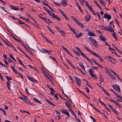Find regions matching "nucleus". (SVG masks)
<instances>
[{"mask_svg":"<svg viewBox=\"0 0 122 122\" xmlns=\"http://www.w3.org/2000/svg\"><path fill=\"white\" fill-rule=\"evenodd\" d=\"M85 3L86 6L87 7V6H89V5H90L89 4L88 2L87 1H86L85 2Z\"/></svg>","mask_w":122,"mask_h":122,"instance_id":"nucleus-64","label":"nucleus"},{"mask_svg":"<svg viewBox=\"0 0 122 122\" xmlns=\"http://www.w3.org/2000/svg\"><path fill=\"white\" fill-rule=\"evenodd\" d=\"M106 58L108 59L109 60V61H110L112 63V64H116V63H114V62H112V57L110 56H107L106 57Z\"/></svg>","mask_w":122,"mask_h":122,"instance_id":"nucleus-15","label":"nucleus"},{"mask_svg":"<svg viewBox=\"0 0 122 122\" xmlns=\"http://www.w3.org/2000/svg\"><path fill=\"white\" fill-rule=\"evenodd\" d=\"M99 0V1L100 2V3L102 5H104V2L102 0Z\"/></svg>","mask_w":122,"mask_h":122,"instance_id":"nucleus-60","label":"nucleus"},{"mask_svg":"<svg viewBox=\"0 0 122 122\" xmlns=\"http://www.w3.org/2000/svg\"><path fill=\"white\" fill-rule=\"evenodd\" d=\"M0 79L1 80H2V81H4V80L3 78V77L1 75V74L0 73Z\"/></svg>","mask_w":122,"mask_h":122,"instance_id":"nucleus-61","label":"nucleus"},{"mask_svg":"<svg viewBox=\"0 0 122 122\" xmlns=\"http://www.w3.org/2000/svg\"><path fill=\"white\" fill-rule=\"evenodd\" d=\"M54 97L56 98L57 100H58V97L57 95L56 94H55L54 95Z\"/></svg>","mask_w":122,"mask_h":122,"instance_id":"nucleus-56","label":"nucleus"},{"mask_svg":"<svg viewBox=\"0 0 122 122\" xmlns=\"http://www.w3.org/2000/svg\"><path fill=\"white\" fill-rule=\"evenodd\" d=\"M59 32L61 34V35H62L63 36H65L66 34V33L64 31L61 30L59 31Z\"/></svg>","mask_w":122,"mask_h":122,"instance_id":"nucleus-30","label":"nucleus"},{"mask_svg":"<svg viewBox=\"0 0 122 122\" xmlns=\"http://www.w3.org/2000/svg\"><path fill=\"white\" fill-rule=\"evenodd\" d=\"M92 44L95 47H98L97 43L95 40L92 43Z\"/></svg>","mask_w":122,"mask_h":122,"instance_id":"nucleus-21","label":"nucleus"},{"mask_svg":"<svg viewBox=\"0 0 122 122\" xmlns=\"http://www.w3.org/2000/svg\"><path fill=\"white\" fill-rule=\"evenodd\" d=\"M74 20L75 21V22H76L77 24L78 23H79V21H78L76 18H75L74 19Z\"/></svg>","mask_w":122,"mask_h":122,"instance_id":"nucleus-53","label":"nucleus"},{"mask_svg":"<svg viewBox=\"0 0 122 122\" xmlns=\"http://www.w3.org/2000/svg\"><path fill=\"white\" fill-rule=\"evenodd\" d=\"M84 47L85 49H86L88 52L90 53L92 55H93V54L95 52H94L92 51L90 49L88 48L86 46H84Z\"/></svg>","mask_w":122,"mask_h":122,"instance_id":"nucleus-9","label":"nucleus"},{"mask_svg":"<svg viewBox=\"0 0 122 122\" xmlns=\"http://www.w3.org/2000/svg\"><path fill=\"white\" fill-rule=\"evenodd\" d=\"M77 24L79 25L82 28L84 27L83 24L82 23H81L80 22H79V23H78Z\"/></svg>","mask_w":122,"mask_h":122,"instance_id":"nucleus-35","label":"nucleus"},{"mask_svg":"<svg viewBox=\"0 0 122 122\" xmlns=\"http://www.w3.org/2000/svg\"><path fill=\"white\" fill-rule=\"evenodd\" d=\"M75 35H76V36L77 38H79L81 36H82V34L80 32L79 33H78V34H76V33L75 34Z\"/></svg>","mask_w":122,"mask_h":122,"instance_id":"nucleus-19","label":"nucleus"},{"mask_svg":"<svg viewBox=\"0 0 122 122\" xmlns=\"http://www.w3.org/2000/svg\"><path fill=\"white\" fill-rule=\"evenodd\" d=\"M76 4H77V6L78 7L79 9L80 10L81 12H82V10H81V7H80V6L78 4V3H77V2H76Z\"/></svg>","mask_w":122,"mask_h":122,"instance_id":"nucleus-45","label":"nucleus"},{"mask_svg":"<svg viewBox=\"0 0 122 122\" xmlns=\"http://www.w3.org/2000/svg\"><path fill=\"white\" fill-rule=\"evenodd\" d=\"M28 98H25V99H24L23 100L24 102L27 103L28 102H27L28 101Z\"/></svg>","mask_w":122,"mask_h":122,"instance_id":"nucleus-51","label":"nucleus"},{"mask_svg":"<svg viewBox=\"0 0 122 122\" xmlns=\"http://www.w3.org/2000/svg\"><path fill=\"white\" fill-rule=\"evenodd\" d=\"M75 48L77 49L78 50V51L80 52L81 56L84 58L86 56L82 53L81 50L79 49V48L77 47H76Z\"/></svg>","mask_w":122,"mask_h":122,"instance_id":"nucleus-12","label":"nucleus"},{"mask_svg":"<svg viewBox=\"0 0 122 122\" xmlns=\"http://www.w3.org/2000/svg\"><path fill=\"white\" fill-rule=\"evenodd\" d=\"M75 79L76 80V81L77 83V85L79 86H81V79L77 76L75 77Z\"/></svg>","mask_w":122,"mask_h":122,"instance_id":"nucleus-2","label":"nucleus"},{"mask_svg":"<svg viewBox=\"0 0 122 122\" xmlns=\"http://www.w3.org/2000/svg\"><path fill=\"white\" fill-rule=\"evenodd\" d=\"M62 48L66 51L67 53H69V52L68 51V50L65 47L63 46H62Z\"/></svg>","mask_w":122,"mask_h":122,"instance_id":"nucleus-37","label":"nucleus"},{"mask_svg":"<svg viewBox=\"0 0 122 122\" xmlns=\"http://www.w3.org/2000/svg\"><path fill=\"white\" fill-rule=\"evenodd\" d=\"M105 98L107 100H108L114 103L116 105L117 107H119L120 108H121V106L119 104H118V103L115 100H112L111 99H109L107 97H105Z\"/></svg>","mask_w":122,"mask_h":122,"instance_id":"nucleus-3","label":"nucleus"},{"mask_svg":"<svg viewBox=\"0 0 122 122\" xmlns=\"http://www.w3.org/2000/svg\"><path fill=\"white\" fill-rule=\"evenodd\" d=\"M28 78L30 80L33 82L36 83L37 82V81L36 80L30 76H28Z\"/></svg>","mask_w":122,"mask_h":122,"instance_id":"nucleus-14","label":"nucleus"},{"mask_svg":"<svg viewBox=\"0 0 122 122\" xmlns=\"http://www.w3.org/2000/svg\"><path fill=\"white\" fill-rule=\"evenodd\" d=\"M84 58H86V59L92 65H93L92 62L89 59L88 57L86 56H85Z\"/></svg>","mask_w":122,"mask_h":122,"instance_id":"nucleus-31","label":"nucleus"},{"mask_svg":"<svg viewBox=\"0 0 122 122\" xmlns=\"http://www.w3.org/2000/svg\"><path fill=\"white\" fill-rule=\"evenodd\" d=\"M66 0H62L61 1V4L63 7L66 6L67 5V2Z\"/></svg>","mask_w":122,"mask_h":122,"instance_id":"nucleus-10","label":"nucleus"},{"mask_svg":"<svg viewBox=\"0 0 122 122\" xmlns=\"http://www.w3.org/2000/svg\"><path fill=\"white\" fill-rule=\"evenodd\" d=\"M109 31H110V32H112V33H113L115 32L113 28H109L108 29V30Z\"/></svg>","mask_w":122,"mask_h":122,"instance_id":"nucleus-41","label":"nucleus"},{"mask_svg":"<svg viewBox=\"0 0 122 122\" xmlns=\"http://www.w3.org/2000/svg\"><path fill=\"white\" fill-rule=\"evenodd\" d=\"M111 51L112 52L113 54L116 52V51L114 49H112Z\"/></svg>","mask_w":122,"mask_h":122,"instance_id":"nucleus-63","label":"nucleus"},{"mask_svg":"<svg viewBox=\"0 0 122 122\" xmlns=\"http://www.w3.org/2000/svg\"><path fill=\"white\" fill-rule=\"evenodd\" d=\"M35 23L34 24V25L37 27L38 28L39 27V25L37 23V22Z\"/></svg>","mask_w":122,"mask_h":122,"instance_id":"nucleus-58","label":"nucleus"},{"mask_svg":"<svg viewBox=\"0 0 122 122\" xmlns=\"http://www.w3.org/2000/svg\"><path fill=\"white\" fill-rule=\"evenodd\" d=\"M91 17V16L89 15H87L85 17V19L86 21L89 22L90 20Z\"/></svg>","mask_w":122,"mask_h":122,"instance_id":"nucleus-17","label":"nucleus"},{"mask_svg":"<svg viewBox=\"0 0 122 122\" xmlns=\"http://www.w3.org/2000/svg\"><path fill=\"white\" fill-rule=\"evenodd\" d=\"M105 68L106 73L108 75H111V73L110 71V69L107 67H105Z\"/></svg>","mask_w":122,"mask_h":122,"instance_id":"nucleus-13","label":"nucleus"},{"mask_svg":"<svg viewBox=\"0 0 122 122\" xmlns=\"http://www.w3.org/2000/svg\"><path fill=\"white\" fill-rule=\"evenodd\" d=\"M87 7L90 11H91V10H92V7L90 5H89V6H88Z\"/></svg>","mask_w":122,"mask_h":122,"instance_id":"nucleus-49","label":"nucleus"},{"mask_svg":"<svg viewBox=\"0 0 122 122\" xmlns=\"http://www.w3.org/2000/svg\"><path fill=\"white\" fill-rule=\"evenodd\" d=\"M89 72L91 75V76L93 78L97 79L96 75L95 74H93V72H92L91 71H89Z\"/></svg>","mask_w":122,"mask_h":122,"instance_id":"nucleus-11","label":"nucleus"},{"mask_svg":"<svg viewBox=\"0 0 122 122\" xmlns=\"http://www.w3.org/2000/svg\"><path fill=\"white\" fill-rule=\"evenodd\" d=\"M42 49L43 50V51H44V53H48V52L49 51H48L47 50L45 49ZM42 52L43 53V52Z\"/></svg>","mask_w":122,"mask_h":122,"instance_id":"nucleus-39","label":"nucleus"},{"mask_svg":"<svg viewBox=\"0 0 122 122\" xmlns=\"http://www.w3.org/2000/svg\"><path fill=\"white\" fill-rule=\"evenodd\" d=\"M7 87L10 90H11V89L10 88L11 85L10 84H7Z\"/></svg>","mask_w":122,"mask_h":122,"instance_id":"nucleus-42","label":"nucleus"},{"mask_svg":"<svg viewBox=\"0 0 122 122\" xmlns=\"http://www.w3.org/2000/svg\"><path fill=\"white\" fill-rule=\"evenodd\" d=\"M112 35L113 37L115 39V40L117 41H118V40L117 38V37L115 32H114L113 33V34H112Z\"/></svg>","mask_w":122,"mask_h":122,"instance_id":"nucleus-22","label":"nucleus"},{"mask_svg":"<svg viewBox=\"0 0 122 122\" xmlns=\"http://www.w3.org/2000/svg\"><path fill=\"white\" fill-rule=\"evenodd\" d=\"M55 27L56 29L59 31L61 30L60 28L57 26H56Z\"/></svg>","mask_w":122,"mask_h":122,"instance_id":"nucleus-50","label":"nucleus"},{"mask_svg":"<svg viewBox=\"0 0 122 122\" xmlns=\"http://www.w3.org/2000/svg\"><path fill=\"white\" fill-rule=\"evenodd\" d=\"M0 110L2 111L5 115H6V112L3 109L0 107Z\"/></svg>","mask_w":122,"mask_h":122,"instance_id":"nucleus-38","label":"nucleus"},{"mask_svg":"<svg viewBox=\"0 0 122 122\" xmlns=\"http://www.w3.org/2000/svg\"><path fill=\"white\" fill-rule=\"evenodd\" d=\"M93 55L99 58L100 59V61L101 62H103V61H104V60L98 54H97L95 52L93 54Z\"/></svg>","mask_w":122,"mask_h":122,"instance_id":"nucleus-8","label":"nucleus"},{"mask_svg":"<svg viewBox=\"0 0 122 122\" xmlns=\"http://www.w3.org/2000/svg\"><path fill=\"white\" fill-rule=\"evenodd\" d=\"M12 37L15 40L19 42H21V41L20 39H17L12 34Z\"/></svg>","mask_w":122,"mask_h":122,"instance_id":"nucleus-28","label":"nucleus"},{"mask_svg":"<svg viewBox=\"0 0 122 122\" xmlns=\"http://www.w3.org/2000/svg\"><path fill=\"white\" fill-rule=\"evenodd\" d=\"M50 58L51 59L53 60L54 61H56V63H57V61H56V59H55L53 57H52L51 56H50Z\"/></svg>","mask_w":122,"mask_h":122,"instance_id":"nucleus-44","label":"nucleus"},{"mask_svg":"<svg viewBox=\"0 0 122 122\" xmlns=\"http://www.w3.org/2000/svg\"><path fill=\"white\" fill-rule=\"evenodd\" d=\"M6 78V79L7 80V81H9V80H11L12 79V78L10 77H8L7 76H5Z\"/></svg>","mask_w":122,"mask_h":122,"instance_id":"nucleus-43","label":"nucleus"},{"mask_svg":"<svg viewBox=\"0 0 122 122\" xmlns=\"http://www.w3.org/2000/svg\"><path fill=\"white\" fill-rule=\"evenodd\" d=\"M103 17L105 19H107V21H109V20L112 19V16L111 15L108 14L107 13H105L103 15Z\"/></svg>","mask_w":122,"mask_h":122,"instance_id":"nucleus-4","label":"nucleus"},{"mask_svg":"<svg viewBox=\"0 0 122 122\" xmlns=\"http://www.w3.org/2000/svg\"><path fill=\"white\" fill-rule=\"evenodd\" d=\"M55 112L57 113V117L59 119L61 118V116L60 115V112L57 111H55Z\"/></svg>","mask_w":122,"mask_h":122,"instance_id":"nucleus-26","label":"nucleus"},{"mask_svg":"<svg viewBox=\"0 0 122 122\" xmlns=\"http://www.w3.org/2000/svg\"><path fill=\"white\" fill-rule=\"evenodd\" d=\"M94 2L98 7L101 10H102V9L100 5L96 1H95Z\"/></svg>","mask_w":122,"mask_h":122,"instance_id":"nucleus-32","label":"nucleus"},{"mask_svg":"<svg viewBox=\"0 0 122 122\" xmlns=\"http://www.w3.org/2000/svg\"><path fill=\"white\" fill-rule=\"evenodd\" d=\"M99 37L100 38L101 40L102 41H104L106 40L105 38L102 35H100Z\"/></svg>","mask_w":122,"mask_h":122,"instance_id":"nucleus-23","label":"nucleus"},{"mask_svg":"<svg viewBox=\"0 0 122 122\" xmlns=\"http://www.w3.org/2000/svg\"><path fill=\"white\" fill-rule=\"evenodd\" d=\"M49 15L51 16L52 17L54 18H55V19H57L58 20H61V19L58 16H56L54 14V13L52 14L51 12L49 10L47 12Z\"/></svg>","mask_w":122,"mask_h":122,"instance_id":"nucleus-1","label":"nucleus"},{"mask_svg":"<svg viewBox=\"0 0 122 122\" xmlns=\"http://www.w3.org/2000/svg\"><path fill=\"white\" fill-rule=\"evenodd\" d=\"M63 110H61V112L63 114H66L68 117H69L70 116L69 113L67 112V110L65 109H63Z\"/></svg>","mask_w":122,"mask_h":122,"instance_id":"nucleus-7","label":"nucleus"},{"mask_svg":"<svg viewBox=\"0 0 122 122\" xmlns=\"http://www.w3.org/2000/svg\"><path fill=\"white\" fill-rule=\"evenodd\" d=\"M112 86L115 89L117 90L118 92H120V87L117 84H114Z\"/></svg>","mask_w":122,"mask_h":122,"instance_id":"nucleus-5","label":"nucleus"},{"mask_svg":"<svg viewBox=\"0 0 122 122\" xmlns=\"http://www.w3.org/2000/svg\"><path fill=\"white\" fill-rule=\"evenodd\" d=\"M33 100L35 102H36L40 104H42V103L39 100H38L37 98H33Z\"/></svg>","mask_w":122,"mask_h":122,"instance_id":"nucleus-25","label":"nucleus"},{"mask_svg":"<svg viewBox=\"0 0 122 122\" xmlns=\"http://www.w3.org/2000/svg\"><path fill=\"white\" fill-rule=\"evenodd\" d=\"M108 106L110 108L111 110L114 113L117 115H118V114L117 112L115 109L112 106L109 104L108 105Z\"/></svg>","mask_w":122,"mask_h":122,"instance_id":"nucleus-6","label":"nucleus"},{"mask_svg":"<svg viewBox=\"0 0 122 122\" xmlns=\"http://www.w3.org/2000/svg\"><path fill=\"white\" fill-rule=\"evenodd\" d=\"M10 67L12 68V70L15 73V74H16V73H17V71L15 69L14 67V66H11L10 65Z\"/></svg>","mask_w":122,"mask_h":122,"instance_id":"nucleus-33","label":"nucleus"},{"mask_svg":"<svg viewBox=\"0 0 122 122\" xmlns=\"http://www.w3.org/2000/svg\"><path fill=\"white\" fill-rule=\"evenodd\" d=\"M99 79L100 80V84H101V83L103 82V76L101 74H99Z\"/></svg>","mask_w":122,"mask_h":122,"instance_id":"nucleus-16","label":"nucleus"},{"mask_svg":"<svg viewBox=\"0 0 122 122\" xmlns=\"http://www.w3.org/2000/svg\"><path fill=\"white\" fill-rule=\"evenodd\" d=\"M114 95L117 97H119L120 99H122V97H121L119 95H118V94H117L116 93V92H115V93H114Z\"/></svg>","mask_w":122,"mask_h":122,"instance_id":"nucleus-36","label":"nucleus"},{"mask_svg":"<svg viewBox=\"0 0 122 122\" xmlns=\"http://www.w3.org/2000/svg\"><path fill=\"white\" fill-rule=\"evenodd\" d=\"M74 53L78 56H80V54L77 51H74Z\"/></svg>","mask_w":122,"mask_h":122,"instance_id":"nucleus-47","label":"nucleus"},{"mask_svg":"<svg viewBox=\"0 0 122 122\" xmlns=\"http://www.w3.org/2000/svg\"><path fill=\"white\" fill-rule=\"evenodd\" d=\"M10 7L12 10H18L19 9V8L17 7H15L13 5H10Z\"/></svg>","mask_w":122,"mask_h":122,"instance_id":"nucleus-18","label":"nucleus"},{"mask_svg":"<svg viewBox=\"0 0 122 122\" xmlns=\"http://www.w3.org/2000/svg\"><path fill=\"white\" fill-rule=\"evenodd\" d=\"M97 69H98V68L97 67H96L95 66H93L92 67L91 69H89V71H91L92 72H93V70H94V69L97 70Z\"/></svg>","mask_w":122,"mask_h":122,"instance_id":"nucleus-29","label":"nucleus"},{"mask_svg":"<svg viewBox=\"0 0 122 122\" xmlns=\"http://www.w3.org/2000/svg\"><path fill=\"white\" fill-rule=\"evenodd\" d=\"M18 23H19V24H24L25 25L27 26V25H26L25 24V23H23V22H22L20 20H19V19H18Z\"/></svg>","mask_w":122,"mask_h":122,"instance_id":"nucleus-34","label":"nucleus"},{"mask_svg":"<svg viewBox=\"0 0 122 122\" xmlns=\"http://www.w3.org/2000/svg\"><path fill=\"white\" fill-rule=\"evenodd\" d=\"M89 38L90 40L92 42H93L94 41H95V40L92 37H90Z\"/></svg>","mask_w":122,"mask_h":122,"instance_id":"nucleus-40","label":"nucleus"},{"mask_svg":"<svg viewBox=\"0 0 122 122\" xmlns=\"http://www.w3.org/2000/svg\"><path fill=\"white\" fill-rule=\"evenodd\" d=\"M42 4L44 5H46V6H47L48 7V6H49V5L47 4L46 3H45L44 2H43V1H42Z\"/></svg>","mask_w":122,"mask_h":122,"instance_id":"nucleus-55","label":"nucleus"},{"mask_svg":"<svg viewBox=\"0 0 122 122\" xmlns=\"http://www.w3.org/2000/svg\"><path fill=\"white\" fill-rule=\"evenodd\" d=\"M43 7L45 10H46L47 12V11L49 10L48 9H47V8L45 6H43Z\"/></svg>","mask_w":122,"mask_h":122,"instance_id":"nucleus-62","label":"nucleus"},{"mask_svg":"<svg viewBox=\"0 0 122 122\" xmlns=\"http://www.w3.org/2000/svg\"><path fill=\"white\" fill-rule=\"evenodd\" d=\"M111 76V78L112 79H115V76L113 75H111H111H110Z\"/></svg>","mask_w":122,"mask_h":122,"instance_id":"nucleus-46","label":"nucleus"},{"mask_svg":"<svg viewBox=\"0 0 122 122\" xmlns=\"http://www.w3.org/2000/svg\"><path fill=\"white\" fill-rule=\"evenodd\" d=\"M70 30L71 31H72L73 32V33L75 35V34H76V33L75 32V31L74 30V29L71 28V29Z\"/></svg>","mask_w":122,"mask_h":122,"instance_id":"nucleus-57","label":"nucleus"},{"mask_svg":"<svg viewBox=\"0 0 122 122\" xmlns=\"http://www.w3.org/2000/svg\"><path fill=\"white\" fill-rule=\"evenodd\" d=\"M16 74H17L19 75H20V76L22 78V79H23L24 78L23 77V76L22 74H20V73H19L18 72H17V73H16Z\"/></svg>","mask_w":122,"mask_h":122,"instance_id":"nucleus-48","label":"nucleus"},{"mask_svg":"<svg viewBox=\"0 0 122 122\" xmlns=\"http://www.w3.org/2000/svg\"><path fill=\"white\" fill-rule=\"evenodd\" d=\"M50 90H51V92H52L54 93L55 92V91L52 88L50 87Z\"/></svg>","mask_w":122,"mask_h":122,"instance_id":"nucleus-54","label":"nucleus"},{"mask_svg":"<svg viewBox=\"0 0 122 122\" xmlns=\"http://www.w3.org/2000/svg\"><path fill=\"white\" fill-rule=\"evenodd\" d=\"M78 64L79 65V66L81 67L82 69L83 70H85V67H84L82 63L81 62L79 63H78Z\"/></svg>","mask_w":122,"mask_h":122,"instance_id":"nucleus-24","label":"nucleus"},{"mask_svg":"<svg viewBox=\"0 0 122 122\" xmlns=\"http://www.w3.org/2000/svg\"><path fill=\"white\" fill-rule=\"evenodd\" d=\"M93 107L99 113H101L100 111L96 108L94 106Z\"/></svg>","mask_w":122,"mask_h":122,"instance_id":"nucleus-59","label":"nucleus"},{"mask_svg":"<svg viewBox=\"0 0 122 122\" xmlns=\"http://www.w3.org/2000/svg\"><path fill=\"white\" fill-rule=\"evenodd\" d=\"M46 101L47 102H48V103L49 104H50L51 105V106H55V105L49 100L46 99Z\"/></svg>","mask_w":122,"mask_h":122,"instance_id":"nucleus-20","label":"nucleus"},{"mask_svg":"<svg viewBox=\"0 0 122 122\" xmlns=\"http://www.w3.org/2000/svg\"><path fill=\"white\" fill-rule=\"evenodd\" d=\"M54 3L55 5H56L57 6H60L61 5L60 4H59V3H56L55 2H54Z\"/></svg>","mask_w":122,"mask_h":122,"instance_id":"nucleus-52","label":"nucleus"},{"mask_svg":"<svg viewBox=\"0 0 122 122\" xmlns=\"http://www.w3.org/2000/svg\"><path fill=\"white\" fill-rule=\"evenodd\" d=\"M88 35L89 36H95V34L91 31H89L88 33Z\"/></svg>","mask_w":122,"mask_h":122,"instance_id":"nucleus-27","label":"nucleus"}]
</instances>
